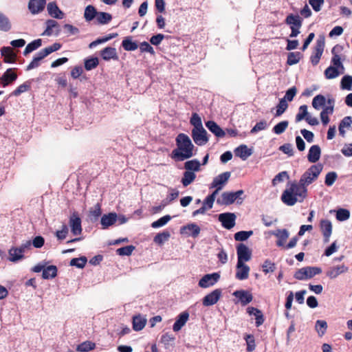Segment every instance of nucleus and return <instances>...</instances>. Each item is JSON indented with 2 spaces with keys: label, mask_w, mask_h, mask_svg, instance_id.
<instances>
[{
  "label": "nucleus",
  "mask_w": 352,
  "mask_h": 352,
  "mask_svg": "<svg viewBox=\"0 0 352 352\" xmlns=\"http://www.w3.org/2000/svg\"><path fill=\"white\" fill-rule=\"evenodd\" d=\"M307 188L298 182L291 183L283 192L281 201L288 206H294L297 202L302 203L307 197Z\"/></svg>",
  "instance_id": "obj_1"
},
{
  "label": "nucleus",
  "mask_w": 352,
  "mask_h": 352,
  "mask_svg": "<svg viewBox=\"0 0 352 352\" xmlns=\"http://www.w3.org/2000/svg\"><path fill=\"white\" fill-rule=\"evenodd\" d=\"M177 148L172 151L171 157L177 161H184L194 155L195 148L190 138L184 134L179 133L176 138Z\"/></svg>",
  "instance_id": "obj_2"
},
{
  "label": "nucleus",
  "mask_w": 352,
  "mask_h": 352,
  "mask_svg": "<svg viewBox=\"0 0 352 352\" xmlns=\"http://www.w3.org/2000/svg\"><path fill=\"white\" fill-rule=\"evenodd\" d=\"M338 48V46L333 48V57L331 60V65L324 71V76L327 79L336 78L340 74H343L345 72V68L342 64L340 56L336 54V50Z\"/></svg>",
  "instance_id": "obj_3"
},
{
  "label": "nucleus",
  "mask_w": 352,
  "mask_h": 352,
  "mask_svg": "<svg viewBox=\"0 0 352 352\" xmlns=\"http://www.w3.org/2000/svg\"><path fill=\"white\" fill-rule=\"evenodd\" d=\"M323 169V166L321 164L311 165L301 175L298 183L305 188L316 182Z\"/></svg>",
  "instance_id": "obj_4"
},
{
  "label": "nucleus",
  "mask_w": 352,
  "mask_h": 352,
  "mask_svg": "<svg viewBox=\"0 0 352 352\" xmlns=\"http://www.w3.org/2000/svg\"><path fill=\"white\" fill-rule=\"evenodd\" d=\"M48 262L42 261L32 268V271L35 273L42 272V278L43 279L53 278L57 275V267L55 265H49Z\"/></svg>",
  "instance_id": "obj_5"
},
{
  "label": "nucleus",
  "mask_w": 352,
  "mask_h": 352,
  "mask_svg": "<svg viewBox=\"0 0 352 352\" xmlns=\"http://www.w3.org/2000/svg\"><path fill=\"white\" fill-rule=\"evenodd\" d=\"M243 194V190H239L236 192H224L221 197L217 199V203L219 205H230L237 200L238 203H241L243 199L240 197Z\"/></svg>",
  "instance_id": "obj_6"
},
{
  "label": "nucleus",
  "mask_w": 352,
  "mask_h": 352,
  "mask_svg": "<svg viewBox=\"0 0 352 352\" xmlns=\"http://www.w3.org/2000/svg\"><path fill=\"white\" fill-rule=\"evenodd\" d=\"M322 269L319 267H305L298 269L294 274V276L299 280H307L313 278L316 275L320 274Z\"/></svg>",
  "instance_id": "obj_7"
},
{
  "label": "nucleus",
  "mask_w": 352,
  "mask_h": 352,
  "mask_svg": "<svg viewBox=\"0 0 352 352\" xmlns=\"http://www.w3.org/2000/svg\"><path fill=\"white\" fill-rule=\"evenodd\" d=\"M219 278V273L207 274L199 280L198 285L201 288H208L214 285Z\"/></svg>",
  "instance_id": "obj_8"
},
{
  "label": "nucleus",
  "mask_w": 352,
  "mask_h": 352,
  "mask_svg": "<svg viewBox=\"0 0 352 352\" xmlns=\"http://www.w3.org/2000/svg\"><path fill=\"white\" fill-rule=\"evenodd\" d=\"M192 138L195 143L199 146L204 145L208 142L207 131L204 127L193 129L192 130Z\"/></svg>",
  "instance_id": "obj_9"
},
{
  "label": "nucleus",
  "mask_w": 352,
  "mask_h": 352,
  "mask_svg": "<svg viewBox=\"0 0 352 352\" xmlns=\"http://www.w3.org/2000/svg\"><path fill=\"white\" fill-rule=\"evenodd\" d=\"M236 253L238 257L237 263H245V262L249 261L251 259L252 251L243 243H240L237 246Z\"/></svg>",
  "instance_id": "obj_10"
},
{
  "label": "nucleus",
  "mask_w": 352,
  "mask_h": 352,
  "mask_svg": "<svg viewBox=\"0 0 352 352\" xmlns=\"http://www.w3.org/2000/svg\"><path fill=\"white\" fill-rule=\"evenodd\" d=\"M236 215L232 212H224L219 214L218 219L224 228L230 230L235 226Z\"/></svg>",
  "instance_id": "obj_11"
},
{
  "label": "nucleus",
  "mask_w": 352,
  "mask_h": 352,
  "mask_svg": "<svg viewBox=\"0 0 352 352\" xmlns=\"http://www.w3.org/2000/svg\"><path fill=\"white\" fill-rule=\"evenodd\" d=\"M221 296V290L216 289L206 295L202 299V304L205 307H210L216 304Z\"/></svg>",
  "instance_id": "obj_12"
},
{
  "label": "nucleus",
  "mask_w": 352,
  "mask_h": 352,
  "mask_svg": "<svg viewBox=\"0 0 352 352\" xmlns=\"http://www.w3.org/2000/svg\"><path fill=\"white\" fill-rule=\"evenodd\" d=\"M230 172H225L215 177L213 179L210 188H217V190H222L230 177Z\"/></svg>",
  "instance_id": "obj_13"
},
{
  "label": "nucleus",
  "mask_w": 352,
  "mask_h": 352,
  "mask_svg": "<svg viewBox=\"0 0 352 352\" xmlns=\"http://www.w3.org/2000/svg\"><path fill=\"white\" fill-rule=\"evenodd\" d=\"M69 226L74 235H79L82 232L81 219L76 212H74L69 218Z\"/></svg>",
  "instance_id": "obj_14"
},
{
  "label": "nucleus",
  "mask_w": 352,
  "mask_h": 352,
  "mask_svg": "<svg viewBox=\"0 0 352 352\" xmlns=\"http://www.w3.org/2000/svg\"><path fill=\"white\" fill-rule=\"evenodd\" d=\"M348 271L349 267L346 265L342 264L330 267L326 272V275L330 279H335L340 274L346 273Z\"/></svg>",
  "instance_id": "obj_15"
},
{
  "label": "nucleus",
  "mask_w": 352,
  "mask_h": 352,
  "mask_svg": "<svg viewBox=\"0 0 352 352\" xmlns=\"http://www.w3.org/2000/svg\"><path fill=\"white\" fill-rule=\"evenodd\" d=\"M324 47V42L323 41H317L313 54L311 56V62L314 65H316L322 55Z\"/></svg>",
  "instance_id": "obj_16"
},
{
  "label": "nucleus",
  "mask_w": 352,
  "mask_h": 352,
  "mask_svg": "<svg viewBox=\"0 0 352 352\" xmlns=\"http://www.w3.org/2000/svg\"><path fill=\"white\" fill-rule=\"evenodd\" d=\"M46 6V0H30L28 9L32 14L41 12Z\"/></svg>",
  "instance_id": "obj_17"
},
{
  "label": "nucleus",
  "mask_w": 352,
  "mask_h": 352,
  "mask_svg": "<svg viewBox=\"0 0 352 352\" xmlns=\"http://www.w3.org/2000/svg\"><path fill=\"white\" fill-rule=\"evenodd\" d=\"M233 296L237 298L239 301L243 306L250 303L253 299L252 294L250 292L243 289L235 291L233 293Z\"/></svg>",
  "instance_id": "obj_18"
},
{
  "label": "nucleus",
  "mask_w": 352,
  "mask_h": 352,
  "mask_svg": "<svg viewBox=\"0 0 352 352\" xmlns=\"http://www.w3.org/2000/svg\"><path fill=\"white\" fill-rule=\"evenodd\" d=\"M270 234L278 238L276 245L278 247L285 246V242L289 235V232L286 229H278L275 231L270 232Z\"/></svg>",
  "instance_id": "obj_19"
},
{
  "label": "nucleus",
  "mask_w": 352,
  "mask_h": 352,
  "mask_svg": "<svg viewBox=\"0 0 352 352\" xmlns=\"http://www.w3.org/2000/svg\"><path fill=\"white\" fill-rule=\"evenodd\" d=\"M17 78V74L14 72L13 69H8L1 77V83L3 87H6L9 84L15 81Z\"/></svg>",
  "instance_id": "obj_20"
},
{
  "label": "nucleus",
  "mask_w": 352,
  "mask_h": 352,
  "mask_svg": "<svg viewBox=\"0 0 352 352\" xmlns=\"http://www.w3.org/2000/svg\"><path fill=\"white\" fill-rule=\"evenodd\" d=\"M147 319L145 316L141 314L135 315L132 319L133 329L135 331H140L144 328Z\"/></svg>",
  "instance_id": "obj_21"
},
{
  "label": "nucleus",
  "mask_w": 352,
  "mask_h": 352,
  "mask_svg": "<svg viewBox=\"0 0 352 352\" xmlns=\"http://www.w3.org/2000/svg\"><path fill=\"white\" fill-rule=\"evenodd\" d=\"M118 219V215L116 212H110L107 214H104L101 217L100 223L102 229H107L113 226Z\"/></svg>",
  "instance_id": "obj_22"
},
{
  "label": "nucleus",
  "mask_w": 352,
  "mask_h": 352,
  "mask_svg": "<svg viewBox=\"0 0 352 352\" xmlns=\"http://www.w3.org/2000/svg\"><path fill=\"white\" fill-rule=\"evenodd\" d=\"M320 228L324 236V241L325 243L329 241L330 236L332 233V224L330 221L327 219H323L320 221Z\"/></svg>",
  "instance_id": "obj_23"
},
{
  "label": "nucleus",
  "mask_w": 352,
  "mask_h": 352,
  "mask_svg": "<svg viewBox=\"0 0 352 352\" xmlns=\"http://www.w3.org/2000/svg\"><path fill=\"white\" fill-rule=\"evenodd\" d=\"M200 228L195 223H190L181 228V233L196 238L200 233Z\"/></svg>",
  "instance_id": "obj_24"
},
{
  "label": "nucleus",
  "mask_w": 352,
  "mask_h": 352,
  "mask_svg": "<svg viewBox=\"0 0 352 352\" xmlns=\"http://www.w3.org/2000/svg\"><path fill=\"white\" fill-rule=\"evenodd\" d=\"M250 270V267L245 263H237L236 278L241 280L247 279L249 276Z\"/></svg>",
  "instance_id": "obj_25"
},
{
  "label": "nucleus",
  "mask_w": 352,
  "mask_h": 352,
  "mask_svg": "<svg viewBox=\"0 0 352 352\" xmlns=\"http://www.w3.org/2000/svg\"><path fill=\"white\" fill-rule=\"evenodd\" d=\"M1 56L4 58V62L13 63L16 60V55L10 47H3L1 50Z\"/></svg>",
  "instance_id": "obj_26"
},
{
  "label": "nucleus",
  "mask_w": 352,
  "mask_h": 352,
  "mask_svg": "<svg viewBox=\"0 0 352 352\" xmlns=\"http://www.w3.org/2000/svg\"><path fill=\"white\" fill-rule=\"evenodd\" d=\"M206 126L217 138H223L226 135L223 131L215 122L210 120L206 122Z\"/></svg>",
  "instance_id": "obj_27"
},
{
  "label": "nucleus",
  "mask_w": 352,
  "mask_h": 352,
  "mask_svg": "<svg viewBox=\"0 0 352 352\" xmlns=\"http://www.w3.org/2000/svg\"><path fill=\"white\" fill-rule=\"evenodd\" d=\"M48 14L56 19H61L64 17V13L59 9L55 2H50L47 5Z\"/></svg>",
  "instance_id": "obj_28"
},
{
  "label": "nucleus",
  "mask_w": 352,
  "mask_h": 352,
  "mask_svg": "<svg viewBox=\"0 0 352 352\" xmlns=\"http://www.w3.org/2000/svg\"><path fill=\"white\" fill-rule=\"evenodd\" d=\"M321 150L318 145H313L310 147L307 155V160L311 163H316L320 157Z\"/></svg>",
  "instance_id": "obj_29"
},
{
  "label": "nucleus",
  "mask_w": 352,
  "mask_h": 352,
  "mask_svg": "<svg viewBox=\"0 0 352 352\" xmlns=\"http://www.w3.org/2000/svg\"><path fill=\"white\" fill-rule=\"evenodd\" d=\"M189 314L187 312L184 311L180 314L173 326V331L177 332L181 330L187 322Z\"/></svg>",
  "instance_id": "obj_30"
},
{
  "label": "nucleus",
  "mask_w": 352,
  "mask_h": 352,
  "mask_svg": "<svg viewBox=\"0 0 352 352\" xmlns=\"http://www.w3.org/2000/svg\"><path fill=\"white\" fill-rule=\"evenodd\" d=\"M102 59L104 60H110L111 59L117 60L118 58L116 48L107 47L100 52Z\"/></svg>",
  "instance_id": "obj_31"
},
{
  "label": "nucleus",
  "mask_w": 352,
  "mask_h": 352,
  "mask_svg": "<svg viewBox=\"0 0 352 352\" xmlns=\"http://www.w3.org/2000/svg\"><path fill=\"white\" fill-rule=\"evenodd\" d=\"M234 153L237 157H239L243 160H245L252 154V151L246 145L242 144L234 150Z\"/></svg>",
  "instance_id": "obj_32"
},
{
  "label": "nucleus",
  "mask_w": 352,
  "mask_h": 352,
  "mask_svg": "<svg viewBox=\"0 0 352 352\" xmlns=\"http://www.w3.org/2000/svg\"><path fill=\"white\" fill-rule=\"evenodd\" d=\"M122 47L126 51H134L138 49V43L133 40V37L131 36H126L124 38L122 42Z\"/></svg>",
  "instance_id": "obj_33"
},
{
  "label": "nucleus",
  "mask_w": 352,
  "mask_h": 352,
  "mask_svg": "<svg viewBox=\"0 0 352 352\" xmlns=\"http://www.w3.org/2000/svg\"><path fill=\"white\" fill-rule=\"evenodd\" d=\"M247 312L250 315H254L255 316L256 327H259L263 323V315L259 309H258L257 308L250 307L247 309Z\"/></svg>",
  "instance_id": "obj_34"
},
{
  "label": "nucleus",
  "mask_w": 352,
  "mask_h": 352,
  "mask_svg": "<svg viewBox=\"0 0 352 352\" xmlns=\"http://www.w3.org/2000/svg\"><path fill=\"white\" fill-rule=\"evenodd\" d=\"M9 260L12 262H16L23 258V250L19 248H12L9 250Z\"/></svg>",
  "instance_id": "obj_35"
},
{
  "label": "nucleus",
  "mask_w": 352,
  "mask_h": 352,
  "mask_svg": "<svg viewBox=\"0 0 352 352\" xmlns=\"http://www.w3.org/2000/svg\"><path fill=\"white\" fill-rule=\"evenodd\" d=\"M97 14L98 12L95 7L91 5H89L85 9L84 18L87 22H89L96 18Z\"/></svg>",
  "instance_id": "obj_36"
},
{
  "label": "nucleus",
  "mask_w": 352,
  "mask_h": 352,
  "mask_svg": "<svg viewBox=\"0 0 352 352\" xmlns=\"http://www.w3.org/2000/svg\"><path fill=\"white\" fill-rule=\"evenodd\" d=\"M285 23L292 27H301L302 25V19L298 15H294V14H289L286 19Z\"/></svg>",
  "instance_id": "obj_37"
},
{
  "label": "nucleus",
  "mask_w": 352,
  "mask_h": 352,
  "mask_svg": "<svg viewBox=\"0 0 352 352\" xmlns=\"http://www.w3.org/2000/svg\"><path fill=\"white\" fill-rule=\"evenodd\" d=\"M42 45V40L41 38L36 39L27 45L24 51L23 55L27 56L28 54L39 48Z\"/></svg>",
  "instance_id": "obj_38"
},
{
  "label": "nucleus",
  "mask_w": 352,
  "mask_h": 352,
  "mask_svg": "<svg viewBox=\"0 0 352 352\" xmlns=\"http://www.w3.org/2000/svg\"><path fill=\"white\" fill-rule=\"evenodd\" d=\"M196 178V175L194 172L186 170L184 173L183 177L181 179V182L184 187L188 186L192 183Z\"/></svg>",
  "instance_id": "obj_39"
},
{
  "label": "nucleus",
  "mask_w": 352,
  "mask_h": 352,
  "mask_svg": "<svg viewBox=\"0 0 352 352\" xmlns=\"http://www.w3.org/2000/svg\"><path fill=\"white\" fill-rule=\"evenodd\" d=\"M325 102V97L321 94H318L313 98L311 104L316 110H320L322 107H324Z\"/></svg>",
  "instance_id": "obj_40"
},
{
  "label": "nucleus",
  "mask_w": 352,
  "mask_h": 352,
  "mask_svg": "<svg viewBox=\"0 0 352 352\" xmlns=\"http://www.w3.org/2000/svg\"><path fill=\"white\" fill-rule=\"evenodd\" d=\"M96 19L99 24L105 25L109 23L112 20V16L108 12H98Z\"/></svg>",
  "instance_id": "obj_41"
},
{
  "label": "nucleus",
  "mask_w": 352,
  "mask_h": 352,
  "mask_svg": "<svg viewBox=\"0 0 352 352\" xmlns=\"http://www.w3.org/2000/svg\"><path fill=\"white\" fill-rule=\"evenodd\" d=\"M201 164L197 160L187 161L184 164V168L187 171L196 172L200 169Z\"/></svg>",
  "instance_id": "obj_42"
},
{
  "label": "nucleus",
  "mask_w": 352,
  "mask_h": 352,
  "mask_svg": "<svg viewBox=\"0 0 352 352\" xmlns=\"http://www.w3.org/2000/svg\"><path fill=\"white\" fill-rule=\"evenodd\" d=\"M30 88L31 82L26 81L24 83L20 85L19 87H17L16 89L12 92L11 96H19L21 94L29 91Z\"/></svg>",
  "instance_id": "obj_43"
},
{
  "label": "nucleus",
  "mask_w": 352,
  "mask_h": 352,
  "mask_svg": "<svg viewBox=\"0 0 352 352\" xmlns=\"http://www.w3.org/2000/svg\"><path fill=\"white\" fill-rule=\"evenodd\" d=\"M12 28L11 23L9 19L0 12V30L3 32H8Z\"/></svg>",
  "instance_id": "obj_44"
},
{
  "label": "nucleus",
  "mask_w": 352,
  "mask_h": 352,
  "mask_svg": "<svg viewBox=\"0 0 352 352\" xmlns=\"http://www.w3.org/2000/svg\"><path fill=\"white\" fill-rule=\"evenodd\" d=\"M302 57V55L299 52H289L287 55V63L289 65L297 64Z\"/></svg>",
  "instance_id": "obj_45"
},
{
  "label": "nucleus",
  "mask_w": 352,
  "mask_h": 352,
  "mask_svg": "<svg viewBox=\"0 0 352 352\" xmlns=\"http://www.w3.org/2000/svg\"><path fill=\"white\" fill-rule=\"evenodd\" d=\"M95 347V343L91 341H85L77 346L76 351L78 352H88L94 349Z\"/></svg>",
  "instance_id": "obj_46"
},
{
  "label": "nucleus",
  "mask_w": 352,
  "mask_h": 352,
  "mask_svg": "<svg viewBox=\"0 0 352 352\" xmlns=\"http://www.w3.org/2000/svg\"><path fill=\"white\" fill-rule=\"evenodd\" d=\"M327 329V323L324 320H318L316 322L315 329L317 331L318 336H323Z\"/></svg>",
  "instance_id": "obj_47"
},
{
  "label": "nucleus",
  "mask_w": 352,
  "mask_h": 352,
  "mask_svg": "<svg viewBox=\"0 0 352 352\" xmlns=\"http://www.w3.org/2000/svg\"><path fill=\"white\" fill-rule=\"evenodd\" d=\"M117 36H118L117 33H113V34H109L108 36H107L105 37L98 38L96 41L91 42L89 45V47L91 49L94 48L96 46H97L98 45L107 42L108 41L116 37Z\"/></svg>",
  "instance_id": "obj_48"
},
{
  "label": "nucleus",
  "mask_w": 352,
  "mask_h": 352,
  "mask_svg": "<svg viewBox=\"0 0 352 352\" xmlns=\"http://www.w3.org/2000/svg\"><path fill=\"white\" fill-rule=\"evenodd\" d=\"M342 89L352 91V76L346 75L342 77L340 82Z\"/></svg>",
  "instance_id": "obj_49"
},
{
  "label": "nucleus",
  "mask_w": 352,
  "mask_h": 352,
  "mask_svg": "<svg viewBox=\"0 0 352 352\" xmlns=\"http://www.w3.org/2000/svg\"><path fill=\"white\" fill-rule=\"evenodd\" d=\"M170 232L168 231H164L161 233H159L157 234L155 237H154V242L157 243V244H160V245H162L163 244L165 241H168V239L170 238Z\"/></svg>",
  "instance_id": "obj_50"
},
{
  "label": "nucleus",
  "mask_w": 352,
  "mask_h": 352,
  "mask_svg": "<svg viewBox=\"0 0 352 352\" xmlns=\"http://www.w3.org/2000/svg\"><path fill=\"white\" fill-rule=\"evenodd\" d=\"M45 57L43 55L38 52L33 58L31 63L28 65L27 70H31L32 69H34L39 65V62L43 59Z\"/></svg>",
  "instance_id": "obj_51"
},
{
  "label": "nucleus",
  "mask_w": 352,
  "mask_h": 352,
  "mask_svg": "<svg viewBox=\"0 0 352 352\" xmlns=\"http://www.w3.org/2000/svg\"><path fill=\"white\" fill-rule=\"evenodd\" d=\"M61 47V45L58 43H55L53 45L48 46L42 50L40 52L43 55L44 57H46L49 54H52L54 52H56L60 50Z\"/></svg>",
  "instance_id": "obj_52"
},
{
  "label": "nucleus",
  "mask_w": 352,
  "mask_h": 352,
  "mask_svg": "<svg viewBox=\"0 0 352 352\" xmlns=\"http://www.w3.org/2000/svg\"><path fill=\"white\" fill-rule=\"evenodd\" d=\"M298 113L296 116V122H298L303 119L306 120L307 116H309L307 111V106L305 104L301 105L298 109Z\"/></svg>",
  "instance_id": "obj_53"
},
{
  "label": "nucleus",
  "mask_w": 352,
  "mask_h": 352,
  "mask_svg": "<svg viewBox=\"0 0 352 352\" xmlns=\"http://www.w3.org/2000/svg\"><path fill=\"white\" fill-rule=\"evenodd\" d=\"M350 217L349 210L344 208H340L336 211V219L339 221H344Z\"/></svg>",
  "instance_id": "obj_54"
},
{
  "label": "nucleus",
  "mask_w": 352,
  "mask_h": 352,
  "mask_svg": "<svg viewBox=\"0 0 352 352\" xmlns=\"http://www.w3.org/2000/svg\"><path fill=\"white\" fill-rule=\"evenodd\" d=\"M46 30L42 35L51 36L53 34V29L58 27V23L52 19H49L46 21Z\"/></svg>",
  "instance_id": "obj_55"
},
{
  "label": "nucleus",
  "mask_w": 352,
  "mask_h": 352,
  "mask_svg": "<svg viewBox=\"0 0 352 352\" xmlns=\"http://www.w3.org/2000/svg\"><path fill=\"white\" fill-rule=\"evenodd\" d=\"M253 234V231H239L234 234V239L237 241H244Z\"/></svg>",
  "instance_id": "obj_56"
},
{
  "label": "nucleus",
  "mask_w": 352,
  "mask_h": 352,
  "mask_svg": "<svg viewBox=\"0 0 352 352\" xmlns=\"http://www.w3.org/2000/svg\"><path fill=\"white\" fill-rule=\"evenodd\" d=\"M289 125V122L287 120L282 121L273 127V132L277 135L283 133Z\"/></svg>",
  "instance_id": "obj_57"
},
{
  "label": "nucleus",
  "mask_w": 352,
  "mask_h": 352,
  "mask_svg": "<svg viewBox=\"0 0 352 352\" xmlns=\"http://www.w3.org/2000/svg\"><path fill=\"white\" fill-rule=\"evenodd\" d=\"M87 259L85 256H81L80 258H72L70 261V265L76 266L78 268H83L86 263Z\"/></svg>",
  "instance_id": "obj_58"
},
{
  "label": "nucleus",
  "mask_w": 352,
  "mask_h": 352,
  "mask_svg": "<svg viewBox=\"0 0 352 352\" xmlns=\"http://www.w3.org/2000/svg\"><path fill=\"white\" fill-rule=\"evenodd\" d=\"M171 217L170 215H165L158 220L153 221L151 224L152 228H157L165 226L170 220Z\"/></svg>",
  "instance_id": "obj_59"
},
{
  "label": "nucleus",
  "mask_w": 352,
  "mask_h": 352,
  "mask_svg": "<svg viewBox=\"0 0 352 352\" xmlns=\"http://www.w3.org/2000/svg\"><path fill=\"white\" fill-rule=\"evenodd\" d=\"M288 104L285 99H280L276 106V117L280 116L287 109Z\"/></svg>",
  "instance_id": "obj_60"
},
{
  "label": "nucleus",
  "mask_w": 352,
  "mask_h": 352,
  "mask_svg": "<svg viewBox=\"0 0 352 352\" xmlns=\"http://www.w3.org/2000/svg\"><path fill=\"white\" fill-rule=\"evenodd\" d=\"M98 65V58H90L85 60V68L87 71H90L96 68Z\"/></svg>",
  "instance_id": "obj_61"
},
{
  "label": "nucleus",
  "mask_w": 352,
  "mask_h": 352,
  "mask_svg": "<svg viewBox=\"0 0 352 352\" xmlns=\"http://www.w3.org/2000/svg\"><path fill=\"white\" fill-rule=\"evenodd\" d=\"M134 250L135 247L133 245H127L125 247L118 248L116 250V252L120 256H129L132 254Z\"/></svg>",
  "instance_id": "obj_62"
},
{
  "label": "nucleus",
  "mask_w": 352,
  "mask_h": 352,
  "mask_svg": "<svg viewBox=\"0 0 352 352\" xmlns=\"http://www.w3.org/2000/svg\"><path fill=\"white\" fill-rule=\"evenodd\" d=\"M190 122V124L194 126L193 129H200L203 127L201 119L196 113L192 114Z\"/></svg>",
  "instance_id": "obj_63"
},
{
  "label": "nucleus",
  "mask_w": 352,
  "mask_h": 352,
  "mask_svg": "<svg viewBox=\"0 0 352 352\" xmlns=\"http://www.w3.org/2000/svg\"><path fill=\"white\" fill-rule=\"evenodd\" d=\"M89 213L90 216L94 221L97 220L102 213L100 205L99 204H96L90 209Z\"/></svg>",
  "instance_id": "obj_64"
}]
</instances>
